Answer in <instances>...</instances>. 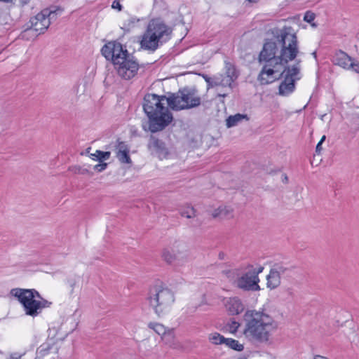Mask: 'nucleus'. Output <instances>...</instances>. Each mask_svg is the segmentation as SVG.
<instances>
[{
	"instance_id": "nucleus-1",
	"label": "nucleus",
	"mask_w": 359,
	"mask_h": 359,
	"mask_svg": "<svg viewBox=\"0 0 359 359\" xmlns=\"http://www.w3.org/2000/svg\"><path fill=\"white\" fill-rule=\"evenodd\" d=\"M273 38L266 40L259 55V62H265L258 79L262 84L271 81L265 76H272L284 68L280 76L283 81L279 86V94L288 95L295 89V81L300 79L301 60H296L293 65L288 63L297 57L299 53V41L295 32L291 27L271 29Z\"/></svg>"
},
{
	"instance_id": "nucleus-2",
	"label": "nucleus",
	"mask_w": 359,
	"mask_h": 359,
	"mask_svg": "<svg viewBox=\"0 0 359 359\" xmlns=\"http://www.w3.org/2000/svg\"><path fill=\"white\" fill-rule=\"evenodd\" d=\"M243 334L251 341L269 344L278 327V322L264 310H248L243 316Z\"/></svg>"
},
{
	"instance_id": "nucleus-3",
	"label": "nucleus",
	"mask_w": 359,
	"mask_h": 359,
	"mask_svg": "<svg viewBox=\"0 0 359 359\" xmlns=\"http://www.w3.org/2000/svg\"><path fill=\"white\" fill-rule=\"evenodd\" d=\"M168 97L155 94H147L144 97L143 109L149 118V130L156 133L163 130L172 121L168 107Z\"/></svg>"
},
{
	"instance_id": "nucleus-4",
	"label": "nucleus",
	"mask_w": 359,
	"mask_h": 359,
	"mask_svg": "<svg viewBox=\"0 0 359 359\" xmlns=\"http://www.w3.org/2000/svg\"><path fill=\"white\" fill-rule=\"evenodd\" d=\"M172 32V28L161 19L151 20L140 41L142 48L153 51L156 50L159 46L170 39Z\"/></svg>"
},
{
	"instance_id": "nucleus-5",
	"label": "nucleus",
	"mask_w": 359,
	"mask_h": 359,
	"mask_svg": "<svg viewBox=\"0 0 359 359\" xmlns=\"http://www.w3.org/2000/svg\"><path fill=\"white\" fill-rule=\"evenodd\" d=\"M168 106L174 110L189 109L198 107L201 97L196 88L186 87L168 97Z\"/></svg>"
},
{
	"instance_id": "nucleus-6",
	"label": "nucleus",
	"mask_w": 359,
	"mask_h": 359,
	"mask_svg": "<svg viewBox=\"0 0 359 359\" xmlns=\"http://www.w3.org/2000/svg\"><path fill=\"white\" fill-rule=\"evenodd\" d=\"M56 11L44 9L30 19V27L21 34L22 37L29 39L43 33L50 26V22L56 18Z\"/></svg>"
},
{
	"instance_id": "nucleus-7",
	"label": "nucleus",
	"mask_w": 359,
	"mask_h": 359,
	"mask_svg": "<svg viewBox=\"0 0 359 359\" xmlns=\"http://www.w3.org/2000/svg\"><path fill=\"white\" fill-rule=\"evenodd\" d=\"M148 301L155 313L160 316L173 304L175 297L170 290L155 286L149 291Z\"/></svg>"
},
{
	"instance_id": "nucleus-8",
	"label": "nucleus",
	"mask_w": 359,
	"mask_h": 359,
	"mask_svg": "<svg viewBox=\"0 0 359 359\" xmlns=\"http://www.w3.org/2000/svg\"><path fill=\"white\" fill-rule=\"evenodd\" d=\"M11 294L18 298L22 304L25 314L35 317L37 316L41 310L50 306L51 302L46 299H34L31 294H25L20 288H15L11 290Z\"/></svg>"
},
{
	"instance_id": "nucleus-9",
	"label": "nucleus",
	"mask_w": 359,
	"mask_h": 359,
	"mask_svg": "<svg viewBox=\"0 0 359 359\" xmlns=\"http://www.w3.org/2000/svg\"><path fill=\"white\" fill-rule=\"evenodd\" d=\"M102 55L108 60H111L114 65L120 64L128 56L131 55L121 43L110 41L101 50Z\"/></svg>"
},
{
	"instance_id": "nucleus-10",
	"label": "nucleus",
	"mask_w": 359,
	"mask_h": 359,
	"mask_svg": "<svg viewBox=\"0 0 359 359\" xmlns=\"http://www.w3.org/2000/svg\"><path fill=\"white\" fill-rule=\"evenodd\" d=\"M118 75L124 80L133 79L137 73L139 64L131 55L125 58L120 64L114 65Z\"/></svg>"
},
{
	"instance_id": "nucleus-11",
	"label": "nucleus",
	"mask_w": 359,
	"mask_h": 359,
	"mask_svg": "<svg viewBox=\"0 0 359 359\" xmlns=\"http://www.w3.org/2000/svg\"><path fill=\"white\" fill-rule=\"evenodd\" d=\"M332 61L335 65L359 74V62L355 58L350 57L342 50H339L335 53Z\"/></svg>"
},
{
	"instance_id": "nucleus-12",
	"label": "nucleus",
	"mask_w": 359,
	"mask_h": 359,
	"mask_svg": "<svg viewBox=\"0 0 359 359\" xmlns=\"http://www.w3.org/2000/svg\"><path fill=\"white\" fill-rule=\"evenodd\" d=\"M259 277H257L255 272H251L250 270L238 277L236 280V285L238 288L245 291H256L259 289L258 283Z\"/></svg>"
},
{
	"instance_id": "nucleus-13",
	"label": "nucleus",
	"mask_w": 359,
	"mask_h": 359,
	"mask_svg": "<svg viewBox=\"0 0 359 359\" xmlns=\"http://www.w3.org/2000/svg\"><path fill=\"white\" fill-rule=\"evenodd\" d=\"M162 258L168 264L182 265L187 261L188 254L187 251L180 249L165 248L162 252Z\"/></svg>"
},
{
	"instance_id": "nucleus-14",
	"label": "nucleus",
	"mask_w": 359,
	"mask_h": 359,
	"mask_svg": "<svg viewBox=\"0 0 359 359\" xmlns=\"http://www.w3.org/2000/svg\"><path fill=\"white\" fill-rule=\"evenodd\" d=\"M148 148L151 154L157 156L160 159L165 158L168 155V150L165 143L155 137L151 136L148 142Z\"/></svg>"
},
{
	"instance_id": "nucleus-15",
	"label": "nucleus",
	"mask_w": 359,
	"mask_h": 359,
	"mask_svg": "<svg viewBox=\"0 0 359 359\" xmlns=\"http://www.w3.org/2000/svg\"><path fill=\"white\" fill-rule=\"evenodd\" d=\"M224 305L226 311L230 315H238L244 309L241 300L236 297L229 298L226 300Z\"/></svg>"
},
{
	"instance_id": "nucleus-16",
	"label": "nucleus",
	"mask_w": 359,
	"mask_h": 359,
	"mask_svg": "<svg viewBox=\"0 0 359 359\" xmlns=\"http://www.w3.org/2000/svg\"><path fill=\"white\" fill-rule=\"evenodd\" d=\"M233 210L230 207L219 206L215 209L211 215L213 218H229L232 217Z\"/></svg>"
},
{
	"instance_id": "nucleus-17",
	"label": "nucleus",
	"mask_w": 359,
	"mask_h": 359,
	"mask_svg": "<svg viewBox=\"0 0 359 359\" xmlns=\"http://www.w3.org/2000/svg\"><path fill=\"white\" fill-rule=\"evenodd\" d=\"M248 120L246 114H236L233 116H229L226 120V125L227 128L234 127L238 125L243 120Z\"/></svg>"
},
{
	"instance_id": "nucleus-18",
	"label": "nucleus",
	"mask_w": 359,
	"mask_h": 359,
	"mask_svg": "<svg viewBox=\"0 0 359 359\" xmlns=\"http://www.w3.org/2000/svg\"><path fill=\"white\" fill-rule=\"evenodd\" d=\"M280 278L273 270L271 269L267 276V286L271 289L276 288L280 284Z\"/></svg>"
},
{
	"instance_id": "nucleus-19",
	"label": "nucleus",
	"mask_w": 359,
	"mask_h": 359,
	"mask_svg": "<svg viewBox=\"0 0 359 359\" xmlns=\"http://www.w3.org/2000/svg\"><path fill=\"white\" fill-rule=\"evenodd\" d=\"M275 271L280 278L289 275L291 272V267L283 264H276L271 269Z\"/></svg>"
},
{
	"instance_id": "nucleus-20",
	"label": "nucleus",
	"mask_w": 359,
	"mask_h": 359,
	"mask_svg": "<svg viewBox=\"0 0 359 359\" xmlns=\"http://www.w3.org/2000/svg\"><path fill=\"white\" fill-rule=\"evenodd\" d=\"M162 339L170 346L175 348V334L173 329H168L162 337Z\"/></svg>"
},
{
	"instance_id": "nucleus-21",
	"label": "nucleus",
	"mask_w": 359,
	"mask_h": 359,
	"mask_svg": "<svg viewBox=\"0 0 359 359\" xmlns=\"http://www.w3.org/2000/svg\"><path fill=\"white\" fill-rule=\"evenodd\" d=\"M224 344L229 348L237 351H242L244 349L243 345L233 339L226 338Z\"/></svg>"
},
{
	"instance_id": "nucleus-22",
	"label": "nucleus",
	"mask_w": 359,
	"mask_h": 359,
	"mask_svg": "<svg viewBox=\"0 0 359 359\" xmlns=\"http://www.w3.org/2000/svg\"><path fill=\"white\" fill-rule=\"evenodd\" d=\"M208 339L212 344L219 345L223 344H224L226 338H225L219 333L214 332L209 334Z\"/></svg>"
},
{
	"instance_id": "nucleus-23",
	"label": "nucleus",
	"mask_w": 359,
	"mask_h": 359,
	"mask_svg": "<svg viewBox=\"0 0 359 359\" xmlns=\"http://www.w3.org/2000/svg\"><path fill=\"white\" fill-rule=\"evenodd\" d=\"M180 215L188 219L196 217V210L192 206L187 205L180 210Z\"/></svg>"
},
{
	"instance_id": "nucleus-24",
	"label": "nucleus",
	"mask_w": 359,
	"mask_h": 359,
	"mask_svg": "<svg viewBox=\"0 0 359 359\" xmlns=\"http://www.w3.org/2000/svg\"><path fill=\"white\" fill-rule=\"evenodd\" d=\"M90 156L93 159L102 162L103 161L108 160L109 158L111 153L109 151L97 150L95 153L91 154Z\"/></svg>"
},
{
	"instance_id": "nucleus-25",
	"label": "nucleus",
	"mask_w": 359,
	"mask_h": 359,
	"mask_svg": "<svg viewBox=\"0 0 359 359\" xmlns=\"http://www.w3.org/2000/svg\"><path fill=\"white\" fill-rule=\"evenodd\" d=\"M226 76L233 81L238 78L236 69L231 63L226 64Z\"/></svg>"
},
{
	"instance_id": "nucleus-26",
	"label": "nucleus",
	"mask_w": 359,
	"mask_h": 359,
	"mask_svg": "<svg viewBox=\"0 0 359 359\" xmlns=\"http://www.w3.org/2000/svg\"><path fill=\"white\" fill-rule=\"evenodd\" d=\"M149 327L154 330L155 332L161 337L165 334V332L168 330L163 325L154 323H150Z\"/></svg>"
},
{
	"instance_id": "nucleus-27",
	"label": "nucleus",
	"mask_w": 359,
	"mask_h": 359,
	"mask_svg": "<svg viewBox=\"0 0 359 359\" xmlns=\"http://www.w3.org/2000/svg\"><path fill=\"white\" fill-rule=\"evenodd\" d=\"M116 157L122 163H131V159L128 151H117Z\"/></svg>"
},
{
	"instance_id": "nucleus-28",
	"label": "nucleus",
	"mask_w": 359,
	"mask_h": 359,
	"mask_svg": "<svg viewBox=\"0 0 359 359\" xmlns=\"http://www.w3.org/2000/svg\"><path fill=\"white\" fill-rule=\"evenodd\" d=\"M223 273L229 279L230 281L233 282L236 284V280L239 276L238 269H234L231 270L224 271Z\"/></svg>"
},
{
	"instance_id": "nucleus-29",
	"label": "nucleus",
	"mask_w": 359,
	"mask_h": 359,
	"mask_svg": "<svg viewBox=\"0 0 359 359\" xmlns=\"http://www.w3.org/2000/svg\"><path fill=\"white\" fill-rule=\"evenodd\" d=\"M217 82L219 83V86L226 87L229 86V88H232V83H233V81L231 80V79H229L226 76H223L222 75H219L217 78Z\"/></svg>"
},
{
	"instance_id": "nucleus-30",
	"label": "nucleus",
	"mask_w": 359,
	"mask_h": 359,
	"mask_svg": "<svg viewBox=\"0 0 359 359\" xmlns=\"http://www.w3.org/2000/svg\"><path fill=\"white\" fill-rule=\"evenodd\" d=\"M206 83H208V88H212L215 86H219V83L217 82L218 76H214L213 78L209 77L207 75L203 76Z\"/></svg>"
},
{
	"instance_id": "nucleus-31",
	"label": "nucleus",
	"mask_w": 359,
	"mask_h": 359,
	"mask_svg": "<svg viewBox=\"0 0 359 359\" xmlns=\"http://www.w3.org/2000/svg\"><path fill=\"white\" fill-rule=\"evenodd\" d=\"M21 290L25 292V294H27L28 295V294H32L33 296V299H39V300H42L43 299L41 294L34 289H21Z\"/></svg>"
},
{
	"instance_id": "nucleus-32",
	"label": "nucleus",
	"mask_w": 359,
	"mask_h": 359,
	"mask_svg": "<svg viewBox=\"0 0 359 359\" xmlns=\"http://www.w3.org/2000/svg\"><path fill=\"white\" fill-rule=\"evenodd\" d=\"M240 327L239 323L237 321L233 320L229 325V330L231 333H235L238 327Z\"/></svg>"
},
{
	"instance_id": "nucleus-33",
	"label": "nucleus",
	"mask_w": 359,
	"mask_h": 359,
	"mask_svg": "<svg viewBox=\"0 0 359 359\" xmlns=\"http://www.w3.org/2000/svg\"><path fill=\"white\" fill-rule=\"evenodd\" d=\"M107 163H98V164L95 165L94 166V170L97 172H102L104 170H105L107 168Z\"/></svg>"
},
{
	"instance_id": "nucleus-34",
	"label": "nucleus",
	"mask_w": 359,
	"mask_h": 359,
	"mask_svg": "<svg viewBox=\"0 0 359 359\" xmlns=\"http://www.w3.org/2000/svg\"><path fill=\"white\" fill-rule=\"evenodd\" d=\"M315 18V15L314 13H311V12H306L305 13V15H304V20L308 22H312Z\"/></svg>"
},
{
	"instance_id": "nucleus-35",
	"label": "nucleus",
	"mask_w": 359,
	"mask_h": 359,
	"mask_svg": "<svg viewBox=\"0 0 359 359\" xmlns=\"http://www.w3.org/2000/svg\"><path fill=\"white\" fill-rule=\"evenodd\" d=\"M117 151H128L129 149L128 146L123 142H120L118 144Z\"/></svg>"
},
{
	"instance_id": "nucleus-36",
	"label": "nucleus",
	"mask_w": 359,
	"mask_h": 359,
	"mask_svg": "<svg viewBox=\"0 0 359 359\" xmlns=\"http://www.w3.org/2000/svg\"><path fill=\"white\" fill-rule=\"evenodd\" d=\"M326 136L323 135L320 140V142L318 143L316 148V152L317 154H320L322 150V144L325 140Z\"/></svg>"
},
{
	"instance_id": "nucleus-37",
	"label": "nucleus",
	"mask_w": 359,
	"mask_h": 359,
	"mask_svg": "<svg viewBox=\"0 0 359 359\" xmlns=\"http://www.w3.org/2000/svg\"><path fill=\"white\" fill-rule=\"evenodd\" d=\"M111 7L114 9H118V11H121L122 6L118 0H114L112 3Z\"/></svg>"
},
{
	"instance_id": "nucleus-38",
	"label": "nucleus",
	"mask_w": 359,
	"mask_h": 359,
	"mask_svg": "<svg viewBox=\"0 0 359 359\" xmlns=\"http://www.w3.org/2000/svg\"><path fill=\"white\" fill-rule=\"evenodd\" d=\"M264 268L262 266H260L259 269H249L251 272H255L256 273V276L257 277H258V274L262 273V271H263Z\"/></svg>"
},
{
	"instance_id": "nucleus-39",
	"label": "nucleus",
	"mask_w": 359,
	"mask_h": 359,
	"mask_svg": "<svg viewBox=\"0 0 359 359\" xmlns=\"http://www.w3.org/2000/svg\"><path fill=\"white\" fill-rule=\"evenodd\" d=\"M22 355L18 353H13L11 354L9 359H20Z\"/></svg>"
},
{
	"instance_id": "nucleus-40",
	"label": "nucleus",
	"mask_w": 359,
	"mask_h": 359,
	"mask_svg": "<svg viewBox=\"0 0 359 359\" xmlns=\"http://www.w3.org/2000/svg\"><path fill=\"white\" fill-rule=\"evenodd\" d=\"M219 259L221 260H224L225 259L226 255L224 252H220L218 255Z\"/></svg>"
},
{
	"instance_id": "nucleus-41",
	"label": "nucleus",
	"mask_w": 359,
	"mask_h": 359,
	"mask_svg": "<svg viewBox=\"0 0 359 359\" xmlns=\"http://www.w3.org/2000/svg\"><path fill=\"white\" fill-rule=\"evenodd\" d=\"M313 359H328V358L326 357L322 356V355H317L314 356Z\"/></svg>"
},
{
	"instance_id": "nucleus-42",
	"label": "nucleus",
	"mask_w": 359,
	"mask_h": 359,
	"mask_svg": "<svg viewBox=\"0 0 359 359\" xmlns=\"http://www.w3.org/2000/svg\"><path fill=\"white\" fill-rule=\"evenodd\" d=\"M227 95L226 94H218L219 97H225Z\"/></svg>"
},
{
	"instance_id": "nucleus-43",
	"label": "nucleus",
	"mask_w": 359,
	"mask_h": 359,
	"mask_svg": "<svg viewBox=\"0 0 359 359\" xmlns=\"http://www.w3.org/2000/svg\"><path fill=\"white\" fill-rule=\"evenodd\" d=\"M248 1L250 2H252V3H255V2L258 1V0H248Z\"/></svg>"
},
{
	"instance_id": "nucleus-44",
	"label": "nucleus",
	"mask_w": 359,
	"mask_h": 359,
	"mask_svg": "<svg viewBox=\"0 0 359 359\" xmlns=\"http://www.w3.org/2000/svg\"><path fill=\"white\" fill-rule=\"evenodd\" d=\"M284 180L287 181V177L285 176Z\"/></svg>"
},
{
	"instance_id": "nucleus-45",
	"label": "nucleus",
	"mask_w": 359,
	"mask_h": 359,
	"mask_svg": "<svg viewBox=\"0 0 359 359\" xmlns=\"http://www.w3.org/2000/svg\"><path fill=\"white\" fill-rule=\"evenodd\" d=\"M316 53H313V56H315V57H316Z\"/></svg>"
}]
</instances>
